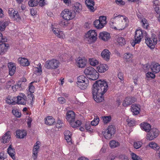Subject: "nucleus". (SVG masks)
Returning <instances> with one entry per match:
<instances>
[{
    "label": "nucleus",
    "mask_w": 160,
    "mask_h": 160,
    "mask_svg": "<svg viewBox=\"0 0 160 160\" xmlns=\"http://www.w3.org/2000/svg\"><path fill=\"white\" fill-rule=\"evenodd\" d=\"M11 132L10 131L7 132L2 138V142L4 143H7L10 140L11 138Z\"/></svg>",
    "instance_id": "20"
},
{
    "label": "nucleus",
    "mask_w": 160,
    "mask_h": 160,
    "mask_svg": "<svg viewBox=\"0 0 160 160\" xmlns=\"http://www.w3.org/2000/svg\"><path fill=\"white\" fill-rule=\"evenodd\" d=\"M136 100V98L134 97H128L124 100L123 103V105L124 107H126L135 102Z\"/></svg>",
    "instance_id": "15"
},
{
    "label": "nucleus",
    "mask_w": 160,
    "mask_h": 160,
    "mask_svg": "<svg viewBox=\"0 0 160 160\" xmlns=\"http://www.w3.org/2000/svg\"><path fill=\"white\" fill-rule=\"evenodd\" d=\"M67 21H65V20H61L59 22V25L62 27L67 26L68 24Z\"/></svg>",
    "instance_id": "56"
},
{
    "label": "nucleus",
    "mask_w": 160,
    "mask_h": 160,
    "mask_svg": "<svg viewBox=\"0 0 160 160\" xmlns=\"http://www.w3.org/2000/svg\"><path fill=\"white\" fill-rule=\"evenodd\" d=\"M85 4L88 9L90 12H94L95 9L94 7L95 3L93 0H86Z\"/></svg>",
    "instance_id": "14"
},
{
    "label": "nucleus",
    "mask_w": 160,
    "mask_h": 160,
    "mask_svg": "<svg viewBox=\"0 0 160 160\" xmlns=\"http://www.w3.org/2000/svg\"><path fill=\"white\" fill-rule=\"evenodd\" d=\"M12 88L14 92L16 91L17 90H21L22 88L21 82H19L17 84L12 86Z\"/></svg>",
    "instance_id": "35"
},
{
    "label": "nucleus",
    "mask_w": 160,
    "mask_h": 160,
    "mask_svg": "<svg viewBox=\"0 0 160 160\" xmlns=\"http://www.w3.org/2000/svg\"><path fill=\"white\" fill-rule=\"evenodd\" d=\"M7 152L13 159L15 158V155L16 153L15 149L12 148V145H10L8 148Z\"/></svg>",
    "instance_id": "29"
},
{
    "label": "nucleus",
    "mask_w": 160,
    "mask_h": 160,
    "mask_svg": "<svg viewBox=\"0 0 160 160\" xmlns=\"http://www.w3.org/2000/svg\"><path fill=\"white\" fill-rule=\"evenodd\" d=\"M8 12L10 16L14 20L18 22L21 19L18 11L11 8L9 9Z\"/></svg>",
    "instance_id": "10"
},
{
    "label": "nucleus",
    "mask_w": 160,
    "mask_h": 160,
    "mask_svg": "<svg viewBox=\"0 0 160 160\" xmlns=\"http://www.w3.org/2000/svg\"><path fill=\"white\" fill-rule=\"evenodd\" d=\"M141 127L144 131L148 133L151 129L150 125L148 123H144L143 124H141Z\"/></svg>",
    "instance_id": "30"
},
{
    "label": "nucleus",
    "mask_w": 160,
    "mask_h": 160,
    "mask_svg": "<svg viewBox=\"0 0 160 160\" xmlns=\"http://www.w3.org/2000/svg\"><path fill=\"white\" fill-rule=\"evenodd\" d=\"M12 113L14 116L18 118H19L21 116V113L18 111L15 110L12 111Z\"/></svg>",
    "instance_id": "52"
},
{
    "label": "nucleus",
    "mask_w": 160,
    "mask_h": 160,
    "mask_svg": "<svg viewBox=\"0 0 160 160\" xmlns=\"http://www.w3.org/2000/svg\"><path fill=\"white\" fill-rule=\"evenodd\" d=\"M99 121V118L97 117L96 118H94V120L91 122V125L94 126H96L98 123Z\"/></svg>",
    "instance_id": "48"
},
{
    "label": "nucleus",
    "mask_w": 160,
    "mask_h": 160,
    "mask_svg": "<svg viewBox=\"0 0 160 160\" xmlns=\"http://www.w3.org/2000/svg\"><path fill=\"white\" fill-rule=\"evenodd\" d=\"M29 6L31 7H35L37 6V1L34 0H30L28 3Z\"/></svg>",
    "instance_id": "47"
},
{
    "label": "nucleus",
    "mask_w": 160,
    "mask_h": 160,
    "mask_svg": "<svg viewBox=\"0 0 160 160\" xmlns=\"http://www.w3.org/2000/svg\"><path fill=\"white\" fill-rule=\"evenodd\" d=\"M8 25V22L0 21V30L3 31L5 30L6 26Z\"/></svg>",
    "instance_id": "38"
},
{
    "label": "nucleus",
    "mask_w": 160,
    "mask_h": 160,
    "mask_svg": "<svg viewBox=\"0 0 160 160\" xmlns=\"http://www.w3.org/2000/svg\"><path fill=\"white\" fill-rule=\"evenodd\" d=\"M94 26L98 29H100L103 27L104 25L98 20H95L93 22Z\"/></svg>",
    "instance_id": "36"
},
{
    "label": "nucleus",
    "mask_w": 160,
    "mask_h": 160,
    "mask_svg": "<svg viewBox=\"0 0 160 160\" xmlns=\"http://www.w3.org/2000/svg\"><path fill=\"white\" fill-rule=\"evenodd\" d=\"M69 123L71 126L73 128L78 127L82 124L81 122L79 120H77L75 121L74 120V121H72Z\"/></svg>",
    "instance_id": "33"
},
{
    "label": "nucleus",
    "mask_w": 160,
    "mask_h": 160,
    "mask_svg": "<svg viewBox=\"0 0 160 160\" xmlns=\"http://www.w3.org/2000/svg\"><path fill=\"white\" fill-rule=\"evenodd\" d=\"M77 85L82 90L87 88L89 85V81L84 76L81 75L77 78Z\"/></svg>",
    "instance_id": "3"
},
{
    "label": "nucleus",
    "mask_w": 160,
    "mask_h": 160,
    "mask_svg": "<svg viewBox=\"0 0 160 160\" xmlns=\"http://www.w3.org/2000/svg\"><path fill=\"white\" fill-rule=\"evenodd\" d=\"M7 39L6 38H3L2 33L0 32V43L4 42H7Z\"/></svg>",
    "instance_id": "62"
},
{
    "label": "nucleus",
    "mask_w": 160,
    "mask_h": 160,
    "mask_svg": "<svg viewBox=\"0 0 160 160\" xmlns=\"http://www.w3.org/2000/svg\"><path fill=\"white\" fill-rule=\"evenodd\" d=\"M97 33L95 30H89L85 36V39L88 43L94 42L96 40Z\"/></svg>",
    "instance_id": "5"
},
{
    "label": "nucleus",
    "mask_w": 160,
    "mask_h": 160,
    "mask_svg": "<svg viewBox=\"0 0 160 160\" xmlns=\"http://www.w3.org/2000/svg\"><path fill=\"white\" fill-rule=\"evenodd\" d=\"M109 144L111 148H115L119 145V143L118 142L114 140L111 141Z\"/></svg>",
    "instance_id": "40"
},
{
    "label": "nucleus",
    "mask_w": 160,
    "mask_h": 160,
    "mask_svg": "<svg viewBox=\"0 0 160 160\" xmlns=\"http://www.w3.org/2000/svg\"><path fill=\"white\" fill-rule=\"evenodd\" d=\"M99 38L102 40L106 41H108L110 38L109 33L104 32L100 33Z\"/></svg>",
    "instance_id": "19"
},
{
    "label": "nucleus",
    "mask_w": 160,
    "mask_h": 160,
    "mask_svg": "<svg viewBox=\"0 0 160 160\" xmlns=\"http://www.w3.org/2000/svg\"><path fill=\"white\" fill-rule=\"evenodd\" d=\"M155 75L150 72H148L146 74V77L148 79L149 78H154L155 77Z\"/></svg>",
    "instance_id": "51"
},
{
    "label": "nucleus",
    "mask_w": 160,
    "mask_h": 160,
    "mask_svg": "<svg viewBox=\"0 0 160 160\" xmlns=\"http://www.w3.org/2000/svg\"><path fill=\"white\" fill-rule=\"evenodd\" d=\"M18 62L22 66H28L29 65V61L26 58H19L18 59Z\"/></svg>",
    "instance_id": "28"
},
{
    "label": "nucleus",
    "mask_w": 160,
    "mask_h": 160,
    "mask_svg": "<svg viewBox=\"0 0 160 160\" xmlns=\"http://www.w3.org/2000/svg\"><path fill=\"white\" fill-rule=\"evenodd\" d=\"M140 111V106L139 105L136 104H132L131 107V111L133 114L138 115Z\"/></svg>",
    "instance_id": "26"
},
{
    "label": "nucleus",
    "mask_w": 160,
    "mask_h": 160,
    "mask_svg": "<svg viewBox=\"0 0 160 160\" xmlns=\"http://www.w3.org/2000/svg\"><path fill=\"white\" fill-rule=\"evenodd\" d=\"M117 41L121 45H123L125 43V39L122 37H119L117 38Z\"/></svg>",
    "instance_id": "42"
},
{
    "label": "nucleus",
    "mask_w": 160,
    "mask_h": 160,
    "mask_svg": "<svg viewBox=\"0 0 160 160\" xmlns=\"http://www.w3.org/2000/svg\"><path fill=\"white\" fill-rule=\"evenodd\" d=\"M148 146L150 148L156 150H159L160 148L158 144L154 142H151L149 143Z\"/></svg>",
    "instance_id": "37"
},
{
    "label": "nucleus",
    "mask_w": 160,
    "mask_h": 160,
    "mask_svg": "<svg viewBox=\"0 0 160 160\" xmlns=\"http://www.w3.org/2000/svg\"><path fill=\"white\" fill-rule=\"evenodd\" d=\"M119 158L121 160H129L128 157L124 154L120 155Z\"/></svg>",
    "instance_id": "57"
},
{
    "label": "nucleus",
    "mask_w": 160,
    "mask_h": 160,
    "mask_svg": "<svg viewBox=\"0 0 160 160\" xmlns=\"http://www.w3.org/2000/svg\"><path fill=\"white\" fill-rule=\"evenodd\" d=\"M52 31L56 35L58 38L63 39L65 38V35L63 33V32L60 31L59 29L53 28L52 29Z\"/></svg>",
    "instance_id": "23"
},
{
    "label": "nucleus",
    "mask_w": 160,
    "mask_h": 160,
    "mask_svg": "<svg viewBox=\"0 0 160 160\" xmlns=\"http://www.w3.org/2000/svg\"><path fill=\"white\" fill-rule=\"evenodd\" d=\"M132 158L133 160H141V159L136 154L132 153L131 154Z\"/></svg>",
    "instance_id": "53"
},
{
    "label": "nucleus",
    "mask_w": 160,
    "mask_h": 160,
    "mask_svg": "<svg viewBox=\"0 0 160 160\" xmlns=\"http://www.w3.org/2000/svg\"><path fill=\"white\" fill-rule=\"evenodd\" d=\"M92 94L93 96V98L94 100L97 102H101L104 100V98L103 96V95L104 94H101V93H97L96 95H94L93 93L92 92Z\"/></svg>",
    "instance_id": "21"
},
{
    "label": "nucleus",
    "mask_w": 160,
    "mask_h": 160,
    "mask_svg": "<svg viewBox=\"0 0 160 160\" xmlns=\"http://www.w3.org/2000/svg\"><path fill=\"white\" fill-rule=\"evenodd\" d=\"M9 46L8 44L5 43L0 44V54L5 53L7 51Z\"/></svg>",
    "instance_id": "24"
},
{
    "label": "nucleus",
    "mask_w": 160,
    "mask_h": 160,
    "mask_svg": "<svg viewBox=\"0 0 160 160\" xmlns=\"http://www.w3.org/2000/svg\"><path fill=\"white\" fill-rule=\"evenodd\" d=\"M17 102H16V103L23 105H24L26 104V98H22L20 97H17Z\"/></svg>",
    "instance_id": "34"
},
{
    "label": "nucleus",
    "mask_w": 160,
    "mask_h": 160,
    "mask_svg": "<svg viewBox=\"0 0 160 160\" xmlns=\"http://www.w3.org/2000/svg\"><path fill=\"white\" fill-rule=\"evenodd\" d=\"M142 26L145 28L147 29L148 26V23L147 20L145 18H143L142 20Z\"/></svg>",
    "instance_id": "43"
},
{
    "label": "nucleus",
    "mask_w": 160,
    "mask_h": 160,
    "mask_svg": "<svg viewBox=\"0 0 160 160\" xmlns=\"http://www.w3.org/2000/svg\"><path fill=\"white\" fill-rule=\"evenodd\" d=\"M58 100L59 103L61 104H63L65 103L66 102V99L62 97L58 98Z\"/></svg>",
    "instance_id": "55"
},
{
    "label": "nucleus",
    "mask_w": 160,
    "mask_h": 160,
    "mask_svg": "<svg viewBox=\"0 0 160 160\" xmlns=\"http://www.w3.org/2000/svg\"><path fill=\"white\" fill-rule=\"evenodd\" d=\"M150 69L153 72L157 73L160 71V65L158 63H153L150 65Z\"/></svg>",
    "instance_id": "16"
},
{
    "label": "nucleus",
    "mask_w": 160,
    "mask_h": 160,
    "mask_svg": "<svg viewBox=\"0 0 160 160\" xmlns=\"http://www.w3.org/2000/svg\"><path fill=\"white\" fill-rule=\"evenodd\" d=\"M87 60L85 58L78 57L76 60V65L79 68H84L86 65Z\"/></svg>",
    "instance_id": "13"
},
{
    "label": "nucleus",
    "mask_w": 160,
    "mask_h": 160,
    "mask_svg": "<svg viewBox=\"0 0 160 160\" xmlns=\"http://www.w3.org/2000/svg\"><path fill=\"white\" fill-rule=\"evenodd\" d=\"M38 65L39 66L38 67L35 68V72H36V73H37L41 74L42 72L41 65L39 63Z\"/></svg>",
    "instance_id": "45"
},
{
    "label": "nucleus",
    "mask_w": 160,
    "mask_h": 160,
    "mask_svg": "<svg viewBox=\"0 0 160 160\" xmlns=\"http://www.w3.org/2000/svg\"><path fill=\"white\" fill-rule=\"evenodd\" d=\"M65 138L67 141L68 143L69 144H72V141H71V140H72L71 136H69V135L68 136H67L66 137H65Z\"/></svg>",
    "instance_id": "59"
},
{
    "label": "nucleus",
    "mask_w": 160,
    "mask_h": 160,
    "mask_svg": "<svg viewBox=\"0 0 160 160\" xmlns=\"http://www.w3.org/2000/svg\"><path fill=\"white\" fill-rule=\"evenodd\" d=\"M98 20L104 26L106 23V17L105 16L100 17Z\"/></svg>",
    "instance_id": "46"
},
{
    "label": "nucleus",
    "mask_w": 160,
    "mask_h": 160,
    "mask_svg": "<svg viewBox=\"0 0 160 160\" xmlns=\"http://www.w3.org/2000/svg\"><path fill=\"white\" fill-rule=\"evenodd\" d=\"M97 69L98 71L100 73L104 72L108 69V67L106 64H100L97 67Z\"/></svg>",
    "instance_id": "25"
},
{
    "label": "nucleus",
    "mask_w": 160,
    "mask_h": 160,
    "mask_svg": "<svg viewBox=\"0 0 160 160\" xmlns=\"http://www.w3.org/2000/svg\"><path fill=\"white\" fill-rule=\"evenodd\" d=\"M111 119V117L110 116H107L104 117L103 118V122L105 123H107L109 122Z\"/></svg>",
    "instance_id": "58"
},
{
    "label": "nucleus",
    "mask_w": 160,
    "mask_h": 160,
    "mask_svg": "<svg viewBox=\"0 0 160 160\" xmlns=\"http://www.w3.org/2000/svg\"><path fill=\"white\" fill-rule=\"evenodd\" d=\"M128 124L129 126L131 127L135 125V120L131 119H128L127 120Z\"/></svg>",
    "instance_id": "49"
},
{
    "label": "nucleus",
    "mask_w": 160,
    "mask_h": 160,
    "mask_svg": "<svg viewBox=\"0 0 160 160\" xmlns=\"http://www.w3.org/2000/svg\"><path fill=\"white\" fill-rule=\"evenodd\" d=\"M8 67L9 68V74L12 76L14 74L16 69V67L15 63L12 62H9L8 64Z\"/></svg>",
    "instance_id": "18"
},
{
    "label": "nucleus",
    "mask_w": 160,
    "mask_h": 160,
    "mask_svg": "<svg viewBox=\"0 0 160 160\" xmlns=\"http://www.w3.org/2000/svg\"><path fill=\"white\" fill-rule=\"evenodd\" d=\"M33 83V82H31L30 83L29 86V92L31 93L33 92V90L34 89V86L32 85V83Z\"/></svg>",
    "instance_id": "60"
},
{
    "label": "nucleus",
    "mask_w": 160,
    "mask_h": 160,
    "mask_svg": "<svg viewBox=\"0 0 160 160\" xmlns=\"http://www.w3.org/2000/svg\"><path fill=\"white\" fill-rule=\"evenodd\" d=\"M159 134V131L158 129L152 128L147 133L146 138L147 140H152L156 138Z\"/></svg>",
    "instance_id": "7"
},
{
    "label": "nucleus",
    "mask_w": 160,
    "mask_h": 160,
    "mask_svg": "<svg viewBox=\"0 0 160 160\" xmlns=\"http://www.w3.org/2000/svg\"><path fill=\"white\" fill-rule=\"evenodd\" d=\"M142 142L140 141H138L135 142L134 143V148L137 149L140 148L142 146Z\"/></svg>",
    "instance_id": "44"
},
{
    "label": "nucleus",
    "mask_w": 160,
    "mask_h": 160,
    "mask_svg": "<svg viewBox=\"0 0 160 160\" xmlns=\"http://www.w3.org/2000/svg\"><path fill=\"white\" fill-rule=\"evenodd\" d=\"M143 37L142 31L141 29L137 30L135 32L134 36L135 42L134 45L136 44L139 43L141 41V40Z\"/></svg>",
    "instance_id": "12"
},
{
    "label": "nucleus",
    "mask_w": 160,
    "mask_h": 160,
    "mask_svg": "<svg viewBox=\"0 0 160 160\" xmlns=\"http://www.w3.org/2000/svg\"><path fill=\"white\" fill-rule=\"evenodd\" d=\"M74 9L75 12H79L82 10V6L79 3L76 2L74 4Z\"/></svg>",
    "instance_id": "31"
},
{
    "label": "nucleus",
    "mask_w": 160,
    "mask_h": 160,
    "mask_svg": "<svg viewBox=\"0 0 160 160\" xmlns=\"http://www.w3.org/2000/svg\"><path fill=\"white\" fill-rule=\"evenodd\" d=\"M28 97L30 100V102L32 105L33 103V98H34V95L32 94V93L29 92V93H28Z\"/></svg>",
    "instance_id": "50"
},
{
    "label": "nucleus",
    "mask_w": 160,
    "mask_h": 160,
    "mask_svg": "<svg viewBox=\"0 0 160 160\" xmlns=\"http://www.w3.org/2000/svg\"><path fill=\"white\" fill-rule=\"evenodd\" d=\"M154 8L158 14H160V5H158L157 6L154 7Z\"/></svg>",
    "instance_id": "64"
},
{
    "label": "nucleus",
    "mask_w": 160,
    "mask_h": 160,
    "mask_svg": "<svg viewBox=\"0 0 160 160\" xmlns=\"http://www.w3.org/2000/svg\"><path fill=\"white\" fill-rule=\"evenodd\" d=\"M75 118V114L74 112L69 111L67 112L66 119L69 122H71L72 121H74Z\"/></svg>",
    "instance_id": "17"
},
{
    "label": "nucleus",
    "mask_w": 160,
    "mask_h": 160,
    "mask_svg": "<svg viewBox=\"0 0 160 160\" xmlns=\"http://www.w3.org/2000/svg\"><path fill=\"white\" fill-rule=\"evenodd\" d=\"M61 15L63 19L67 21L72 19L75 17L74 14L68 9L64 10L61 13Z\"/></svg>",
    "instance_id": "8"
},
{
    "label": "nucleus",
    "mask_w": 160,
    "mask_h": 160,
    "mask_svg": "<svg viewBox=\"0 0 160 160\" xmlns=\"http://www.w3.org/2000/svg\"><path fill=\"white\" fill-rule=\"evenodd\" d=\"M90 64L92 66H95L98 63V61L95 58H91L89 59Z\"/></svg>",
    "instance_id": "41"
},
{
    "label": "nucleus",
    "mask_w": 160,
    "mask_h": 160,
    "mask_svg": "<svg viewBox=\"0 0 160 160\" xmlns=\"http://www.w3.org/2000/svg\"><path fill=\"white\" fill-rule=\"evenodd\" d=\"M36 1L37 3V5L39 4V6L41 7L44 6L45 4L44 0H37Z\"/></svg>",
    "instance_id": "61"
},
{
    "label": "nucleus",
    "mask_w": 160,
    "mask_h": 160,
    "mask_svg": "<svg viewBox=\"0 0 160 160\" xmlns=\"http://www.w3.org/2000/svg\"><path fill=\"white\" fill-rule=\"evenodd\" d=\"M111 52L107 49H104L101 52V55L105 60L108 61L110 59Z\"/></svg>",
    "instance_id": "22"
},
{
    "label": "nucleus",
    "mask_w": 160,
    "mask_h": 160,
    "mask_svg": "<svg viewBox=\"0 0 160 160\" xmlns=\"http://www.w3.org/2000/svg\"><path fill=\"white\" fill-rule=\"evenodd\" d=\"M132 55L130 52L125 53L124 54V58L126 59H129L132 57Z\"/></svg>",
    "instance_id": "54"
},
{
    "label": "nucleus",
    "mask_w": 160,
    "mask_h": 160,
    "mask_svg": "<svg viewBox=\"0 0 160 160\" xmlns=\"http://www.w3.org/2000/svg\"><path fill=\"white\" fill-rule=\"evenodd\" d=\"M128 22V18L126 16L115 13L111 19L110 24L111 25L115 23L119 29L122 30L127 26Z\"/></svg>",
    "instance_id": "1"
},
{
    "label": "nucleus",
    "mask_w": 160,
    "mask_h": 160,
    "mask_svg": "<svg viewBox=\"0 0 160 160\" xmlns=\"http://www.w3.org/2000/svg\"><path fill=\"white\" fill-rule=\"evenodd\" d=\"M115 131V128L113 126H109L108 127V129L103 133L104 136L106 139H109L114 134Z\"/></svg>",
    "instance_id": "9"
},
{
    "label": "nucleus",
    "mask_w": 160,
    "mask_h": 160,
    "mask_svg": "<svg viewBox=\"0 0 160 160\" xmlns=\"http://www.w3.org/2000/svg\"><path fill=\"white\" fill-rule=\"evenodd\" d=\"M108 86L107 82L100 80L96 81L93 85L92 92L94 94H104L107 91Z\"/></svg>",
    "instance_id": "2"
},
{
    "label": "nucleus",
    "mask_w": 160,
    "mask_h": 160,
    "mask_svg": "<svg viewBox=\"0 0 160 160\" xmlns=\"http://www.w3.org/2000/svg\"><path fill=\"white\" fill-rule=\"evenodd\" d=\"M54 122V119L52 117L50 116L47 117L45 121V123L49 125H52Z\"/></svg>",
    "instance_id": "32"
},
{
    "label": "nucleus",
    "mask_w": 160,
    "mask_h": 160,
    "mask_svg": "<svg viewBox=\"0 0 160 160\" xmlns=\"http://www.w3.org/2000/svg\"><path fill=\"white\" fill-rule=\"evenodd\" d=\"M16 98L11 97H8L7 98L6 100V102L9 104L14 105L16 103V102L15 101V99Z\"/></svg>",
    "instance_id": "39"
},
{
    "label": "nucleus",
    "mask_w": 160,
    "mask_h": 160,
    "mask_svg": "<svg viewBox=\"0 0 160 160\" xmlns=\"http://www.w3.org/2000/svg\"><path fill=\"white\" fill-rule=\"evenodd\" d=\"M145 42L148 46L151 49H153L155 47L154 45L157 43V38H154L153 39L150 38L146 37Z\"/></svg>",
    "instance_id": "11"
},
{
    "label": "nucleus",
    "mask_w": 160,
    "mask_h": 160,
    "mask_svg": "<svg viewBox=\"0 0 160 160\" xmlns=\"http://www.w3.org/2000/svg\"><path fill=\"white\" fill-rule=\"evenodd\" d=\"M116 3L119 5H123L125 4V2L122 0H115Z\"/></svg>",
    "instance_id": "63"
},
{
    "label": "nucleus",
    "mask_w": 160,
    "mask_h": 160,
    "mask_svg": "<svg viewBox=\"0 0 160 160\" xmlns=\"http://www.w3.org/2000/svg\"><path fill=\"white\" fill-rule=\"evenodd\" d=\"M60 64L59 61L52 59L46 61L45 63L44 67L48 69H55L58 68Z\"/></svg>",
    "instance_id": "4"
},
{
    "label": "nucleus",
    "mask_w": 160,
    "mask_h": 160,
    "mask_svg": "<svg viewBox=\"0 0 160 160\" xmlns=\"http://www.w3.org/2000/svg\"><path fill=\"white\" fill-rule=\"evenodd\" d=\"M16 134L17 137L18 138H23L27 135L26 132L24 130H17Z\"/></svg>",
    "instance_id": "27"
},
{
    "label": "nucleus",
    "mask_w": 160,
    "mask_h": 160,
    "mask_svg": "<svg viewBox=\"0 0 160 160\" xmlns=\"http://www.w3.org/2000/svg\"><path fill=\"white\" fill-rule=\"evenodd\" d=\"M84 72L86 75H89L92 78L93 80L97 79L99 77V74L93 68L91 67H88L84 70Z\"/></svg>",
    "instance_id": "6"
}]
</instances>
